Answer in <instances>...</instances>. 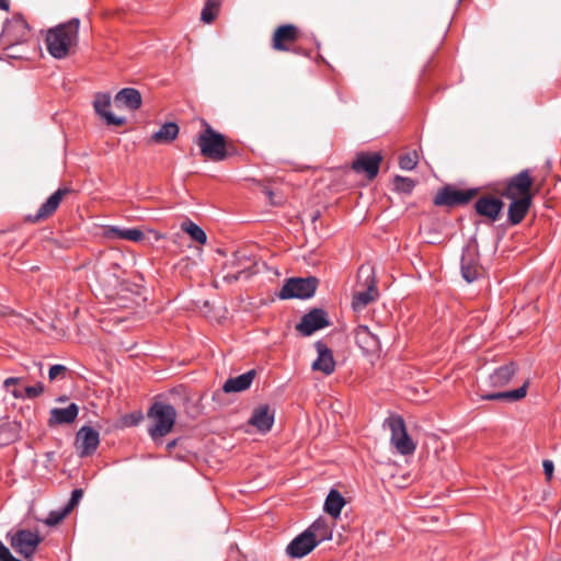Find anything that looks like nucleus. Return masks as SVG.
<instances>
[{"label":"nucleus","instance_id":"12","mask_svg":"<svg viewBox=\"0 0 561 561\" xmlns=\"http://www.w3.org/2000/svg\"><path fill=\"white\" fill-rule=\"evenodd\" d=\"M100 443L99 432L90 426L81 427L76 436V448L81 457L92 455Z\"/></svg>","mask_w":561,"mask_h":561},{"label":"nucleus","instance_id":"23","mask_svg":"<svg viewBox=\"0 0 561 561\" xmlns=\"http://www.w3.org/2000/svg\"><path fill=\"white\" fill-rule=\"evenodd\" d=\"M273 423L274 413L271 412L267 404L256 408L249 420V424L256 427L262 433L268 432L272 428Z\"/></svg>","mask_w":561,"mask_h":561},{"label":"nucleus","instance_id":"3","mask_svg":"<svg viewBox=\"0 0 561 561\" xmlns=\"http://www.w3.org/2000/svg\"><path fill=\"white\" fill-rule=\"evenodd\" d=\"M204 130L196 138L201 153L208 160L218 162L228 157L226 137L203 121Z\"/></svg>","mask_w":561,"mask_h":561},{"label":"nucleus","instance_id":"25","mask_svg":"<svg viewBox=\"0 0 561 561\" xmlns=\"http://www.w3.org/2000/svg\"><path fill=\"white\" fill-rule=\"evenodd\" d=\"M531 205V196L512 199L508 206V220L512 225L519 224L528 213Z\"/></svg>","mask_w":561,"mask_h":561},{"label":"nucleus","instance_id":"32","mask_svg":"<svg viewBox=\"0 0 561 561\" xmlns=\"http://www.w3.org/2000/svg\"><path fill=\"white\" fill-rule=\"evenodd\" d=\"M221 0H206L201 13V20L205 23H211L220 9Z\"/></svg>","mask_w":561,"mask_h":561},{"label":"nucleus","instance_id":"13","mask_svg":"<svg viewBox=\"0 0 561 561\" xmlns=\"http://www.w3.org/2000/svg\"><path fill=\"white\" fill-rule=\"evenodd\" d=\"M381 160L380 153L362 152L356 156L352 169L357 173L364 172L371 180L378 174Z\"/></svg>","mask_w":561,"mask_h":561},{"label":"nucleus","instance_id":"1","mask_svg":"<svg viewBox=\"0 0 561 561\" xmlns=\"http://www.w3.org/2000/svg\"><path fill=\"white\" fill-rule=\"evenodd\" d=\"M79 19L50 28L46 35V46L49 54L58 59L68 56L70 48L78 42Z\"/></svg>","mask_w":561,"mask_h":561},{"label":"nucleus","instance_id":"24","mask_svg":"<svg viewBox=\"0 0 561 561\" xmlns=\"http://www.w3.org/2000/svg\"><path fill=\"white\" fill-rule=\"evenodd\" d=\"M114 105L136 111L141 106V94L136 89L125 88L115 95Z\"/></svg>","mask_w":561,"mask_h":561},{"label":"nucleus","instance_id":"31","mask_svg":"<svg viewBox=\"0 0 561 561\" xmlns=\"http://www.w3.org/2000/svg\"><path fill=\"white\" fill-rule=\"evenodd\" d=\"M181 229L186 232L193 240L201 244H205L207 236L205 231L191 220H185L181 224Z\"/></svg>","mask_w":561,"mask_h":561},{"label":"nucleus","instance_id":"30","mask_svg":"<svg viewBox=\"0 0 561 561\" xmlns=\"http://www.w3.org/2000/svg\"><path fill=\"white\" fill-rule=\"evenodd\" d=\"M344 505L345 500L341 493L336 490H331L324 503V511L332 517L336 518L340 516Z\"/></svg>","mask_w":561,"mask_h":561},{"label":"nucleus","instance_id":"27","mask_svg":"<svg viewBox=\"0 0 561 561\" xmlns=\"http://www.w3.org/2000/svg\"><path fill=\"white\" fill-rule=\"evenodd\" d=\"M528 381H525L524 385L515 390L503 391V392H492V393H483L481 392V399L483 400H507L511 402L518 401L523 399L527 393ZM480 391H483L480 388Z\"/></svg>","mask_w":561,"mask_h":561},{"label":"nucleus","instance_id":"43","mask_svg":"<svg viewBox=\"0 0 561 561\" xmlns=\"http://www.w3.org/2000/svg\"><path fill=\"white\" fill-rule=\"evenodd\" d=\"M23 380L21 377H9L3 381V387L5 390H9L11 386H15Z\"/></svg>","mask_w":561,"mask_h":561},{"label":"nucleus","instance_id":"21","mask_svg":"<svg viewBox=\"0 0 561 561\" xmlns=\"http://www.w3.org/2000/svg\"><path fill=\"white\" fill-rule=\"evenodd\" d=\"M516 373V366L514 363H508L496 368L488 379L484 380L483 385L494 388H501L506 386Z\"/></svg>","mask_w":561,"mask_h":561},{"label":"nucleus","instance_id":"40","mask_svg":"<svg viewBox=\"0 0 561 561\" xmlns=\"http://www.w3.org/2000/svg\"><path fill=\"white\" fill-rule=\"evenodd\" d=\"M67 373V367L60 364L53 365L49 368L48 377L50 381H54L57 378H64Z\"/></svg>","mask_w":561,"mask_h":561},{"label":"nucleus","instance_id":"8","mask_svg":"<svg viewBox=\"0 0 561 561\" xmlns=\"http://www.w3.org/2000/svg\"><path fill=\"white\" fill-rule=\"evenodd\" d=\"M477 188L458 190L450 185L445 186L434 197V204L437 206L454 207L465 205L478 195Z\"/></svg>","mask_w":561,"mask_h":561},{"label":"nucleus","instance_id":"16","mask_svg":"<svg viewBox=\"0 0 561 561\" xmlns=\"http://www.w3.org/2000/svg\"><path fill=\"white\" fill-rule=\"evenodd\" d=\"M504 203L493 195H483L474 204L476 211L491 221H496L500 217Z\"/></svg>","mask_w":561,"mask_h":561},{"label":"nucleus","instance_id":"19","mask_svg":"<svg viewBox=\"0 0 561 561\" xmlns=\"http://www.w3.org/2000/svg\"><path fill=\"white\" fill-rule=\"evenodd\" d=\"M79 413V407L70 403L67 408H54L49 412L47 424L54 427L61 424H71L75 422Z\"/></svg>","mask_w":561,"mask_h":561},{"label":"nucleus","instance_id":"18","mask_svg":"<svg viewBox=\"0 0 561 561\" xmlns=\"http://www.w3.org/2000/svg\"><path fill=\"white\" fill-rule=\"evenodd\" d=\"M111 105V95L107 93L95 94L93 106L99 116H101L107 125L122 126L126 119L113 115L107 108Z\"/></svg>","mask_w":561,"mask_h":561},{"label":"nucleus","instance_id":"28","mask_svg":"<svg viewBox=\"0 0 561 561\" xmlns=\"http://www.w3.org/2000/svg\"><path fill=\"white\" fill-rule=\"evenodd\" d=\"M179 130L175 123H164L158 131L151 135L150 141L153 144H170L178 137Z\"/></svg>","mask_w":561,"mask_h":561},{"label":"nucleus","instance_id":"44","mask_svg":"<svg viewBox=\"0 0 561 561\" xmlns=\"http://www.w3.org/2000/svg\"><path fill=\"white\" fill-rule=\"evenodd\" d=\"M263 192L267 196V198L272 205H279L282 203V201L275 199V194L270 188L265 187Z\"/></svg>","mask_w":561,"mask_h":561},{"label":"nucleus","instance_id":"4","mask_svg":"<svg viewBox=\"0 0 561 561\" xmlns=\"http://www.w3.org/2000/svg\"><path fill=\"white\" fill-rule=\"evenodd\" d=\"M357 280L358 285L363 286L364 289L354 293L352 307L355 311H360L378 297L373 266L362 265L358 268Z\"/></svg>","mask_w":561,"mask_h":561},{"label":"nucleus","instance_id":"2","mask_svg":"<svg viewBox=\"0 0 561 561\" xmlns=\"http://www.w3.org/2000/svg\"><path fill=\"white\" fill-rule=\"evenodd\" d=\"M147 416L151 422L148 430L149 435L154 442H158L172 431L176 411L171 404L158 401L150 407Z\"/></svg>","mask_w":561,"mask_h":561},{"label":"nucleus","instance_id":"26","mask_svg":"<svg viewBox=\"0 0 561 561\" xmlns=\"http://www.w3.org/2000/svg\"><path fill=\"white\" fill-rule=\"evenodd\" d=\"M255 377L254 370H249L245 374H242L234 378H229L222 386V390L226 393L229 392H241L250 388L253 379Z\"/></svg>","mask_w":561,"mask_h":561},{"label":"nucleus","instance_id":"9","mask_svg":"<svg viewBox=\"0 0 561 561\" xmlns=\"http://www.w3.org/2000/svg\"><path fill=\"white\" fill-rule=\"evenodd\" d=\"M534 180L530 175L529 170H523L508 180L502 196L508 199L524 198L525 196H531V187Z\"/></svg>","mask_w":561,"mask_h":561},{"label":"nucleus","instance_id":"20","mask_svg":"<svg viewBox=\"0 0 561 561\" xmlns=\"http://www.w3.org/2000/svg\"><path fill=\"white\" fill-rule=\"evenodd\" d=\"M316 542L306 530L297 536L288 546L287 553L291 558H302L316 548Z\"/></svg>","mask_w":561,"mask_h":561},{"label":"nucleus","instance_id":"22","mask_svg":"<svg viewBox=\"0 0 561 561\" xmlns=\"http://www.w3.org/2000/svg\"><path fill=\"white\" fill-rule=\"evenodd\" d=\"M355 341L365 353H376L380 348L379 339L366 325L356 328Z\"/></svg>","mask_w":561,"mask_h":561},{"label":"nucleus","instance_id":"48","mask_svg":"<svg viewBox=\"0 0 561 561\" xmlns=\"http://www.w3.org/2000/svg\"><path fill=\"white\" fill-rule=\"evenodd\" d=\"M66 399L65 398H59L58 401H61L64 402Z\"/></svg>","mask_w":561,"mask_h":561},{"label":"nucleus","instance_id":"6","mask_svg":"<svg viewBox=\"0 0 561 561\" xmlns=\"http://www.w3.org/2000/svg\"><path fill=\"white\" fill-rule=\"evenodd\" d=\"M387 424L391 432V444L401 455H411L415 450V444L407 432L404 421L401 416L396 415L387 420Z\"/></svg>","mask_w":561,"mask_h":561},{"label":"nucleus","instance_id":"45","mask_svg":"<svg viewBox=\"0 0 561 561\" xmlns=\"http://www.w3.org/2000/svg\"><path fill=\"white\" fill-rule=\"evenodd\" d=\"M12 396L15 398V399H23L25 398V394H24V391H21L20 389L18 388H14L12 391H11Z\"/></svg>","mask_w":561,"mask_h":561},{"label":"nucleus","instance_id":"10","mask_svg":"<svg viewBox=\"0 0 561 561\" xmlns=\"http://www.w3.org/2000/svg\"><path fill=\"white\" fill-rule=\"evenodd\" d=\"M328 314L323 309L314 308L306 313L300 322L296 325V330L302 335L309 336L316 331L329 327Z\"/></svg>","mask_w":561,"mask_h":561},{"label":"nucleus","instance_id":"5","mask_svg":"<svg viewBox=\"0 0 561 561\" xmlns=\"http://www.w3.org/2000/svg\"><path fill=\"white\" fill-rule=\"evenodd\" d=\"M318 278L309 276L306 278H289L283 286L279 297L282 299L300 298L306 299L313 296L318 287Z\"/></svg>","mask_w":561,"mask_h":561},{"label":"nucleus","instance_id":"35","mask_svg":"<svg viewBox=\"0 0 561 561\" xmlns=\"http://www.w3.org/2000/svg\"><path fill=\"white\" fill-rule=\"evenodd\" d=\"M399 164H400V168L403 170H413L417 164L416 151L401 156Z\"/></svg>","mask_w":561,"mask_h":561},{"label":"nucleus","instance_id":"17","mask_svg":"<svg viewBox=\"0 0 561 561\" xmlns=\"http://www.w3.org/2000/svg\"><path fill=\"white\" fill-rule=\"evenodd\" d=\"M318 353L317 359L312 363V369L329 376L335 370V360L332 351L322 341L314 343Z\"/></svg>","mask_w":561,"mask_h":561},{"label":"nucleus","instance_id":"38","mask_svg":"<svg viewBox=\"0 0 561 561\" xmlns=\"http://www.w3.org/2000/svg\"><path fill=\"white\" fill-rule=\"evenodd\" d=\"M82 496H83L82 489H75L71 493V497H70L69 502L65 506L66 512L70 513L79 504Z\"/></svg>","mask_w":561,"mask_h":561},{"label":"nucleus","instance_id":"42","mask_svg":"<svg viewBox=\"0 0 561 561\" xmlns=\"http://www.w3.org/2000/svg\"><path fill=\"white\" fill-rule=\"evenodd\" d=\"M542 467H543V472L546 474V478L548 481H550L552 479V476H553V470H554V465L551 460H543L542 462Z\"/></svg>","mask_w":561,"mask_h":561},{"label":"nucleus","instance_id":"36","mask_svg":"<svg viewBox=\"0 0 561 561\" xmlns=\"http://www.w3.org/2000/svg\"><path fill=\"white\" fill-rule=\"evenodd\" d=\"M69 513L66 512V508L64 507L60 511H53L49 513L47 518L44 520V523L47 526H56L58 525Z\"/></svg>","mask_w":561,"mask_h":561},{"label":"nucleus","instance_id":"11","mask_svg":"<svg viewBox=\"0 0 561 561\" xmlns=\"http://www.w3.org/2000/svg\"><path fill=\"white\" fill-rule=\"evenodd\" d=\"M299 30L294 24H285L278 26L272 38V47L278 51H287L290 45L299 38Z\"/></svg>","mask_w":561,"mask_h":561},{"label":"nucleus","instance_id":"14","mask_svg":"<svg viewBox=\"0 0 561 561\" xmlns=\"http://www.w3.org/2000/svg\"><path fill=\"white\" fill-rule=\"evenodd\" d=\"M69 193L68 188H58L47 201L39 207L35 215H28L26 220L37 224L49 218L59 207L62 198Z\"/></svg>","mask_w":561,"mask_h":561},{"label":"nucleus","instance_id":"46","mask_svg":"<svg viewBox=\"0 0 561 561\" xmlns=\"http://www.w3.org/2000/svg\"><path fill=\"white\" fill-rule=\"evenodd\" d=\"M10 7L9 0H0V9L8 11Z\"/></svg>","mask_w":561,"mask_h":561},{"label":"nucleus","instance_id":"33","mask_svg":"<svg viewBox=\"0 0 561 561\" xmlns=\"http://www.w3.org/2000/svg\"><path fill=\"white\" fill-rule=\"evenodd\" d=\"M110 233L114 234L117 238L130 240V241H141L145 238L144 232L140 229H119V228H111Z\"/></svg>","mask_w":561,"mask_h":561},{"label":"nucleus","instance_id":"15","mask_svg":"<svg viewBox=\"0 0 561 561\" xmlns=\"http://www.w3.org/2000/svg\"><path fill=\"white\" fill-rule=\"evenodd\" d=\"M478 261L477 248L468 247L461 256V275L468 283L476 280L481 273V266Z\"/></svg>","mask_w":561,"mask_h":561},{"label":"nucleus","instance_id":"29","mask_svg":"<svg viewBox=\"0 0 561 561\" xmlns=\"http://www.w3.org/2000/svg\"><path fill=\"white\" fill-rule=\"evenodd\" d=\"M306 531L309 533V536L314 540L316 546L323 540L330 539L332 535L328 523L322 518L313 522Z\"/></svg>","mask_w":561,"mask_h":561},{"label":"nucleus","instance_id":"37","mask_svg":"<svg viewBox=\"0 0 561 561\" xmlns=\"http://www.w3.org/2000/svg\"><path fill=\"white\" fill-rule=\"evenodd\" d=\"M45 391V387L42 382H37L35 386H27L24 389L25 398L34 399L39 397Z\"/></svg>","mask_w":561,"mask_h":561},{"label":"nucleus","instance_id":"47","mask_svg":"<svg viewBox=\"0 0 561 561\" xmlns=\"http://www.w3.org/2000/svg\"><path fill=\"white\" fill-rule=\"evenodd\" d=\"M175 444H176V442H175V440H173V442H171V443H169V444L167 445V448H168V449H171V448H173V447L175 446Z\"/></svg>","mask_w":561,"mask_h":561},{"label":"nucleus","instance_id":"34","mask_svg":"<svg viewBox=\"0 0 561 561\" xmlns=\"http://www.w3.org/2000/svg\"><path fill=\"white\" fill-rule=\"evenodd\" d=\"M393 184H394V187L398 192H402V193H410L415 183L412 179L410 178H403V176H396L394 180H393Z\"/></svg>","mask_w":561,"mask_h":561},{"label":"nucleus","instance_id":"7","mask_svg":"<svg viewBox=\"0 0 561 561\" xmlns=\"http://www.w3.org/2000/svg\"><path fill=\"white\" fill-rule=\"evenodd\" d=\"M8 538L10 539V545L14 551L26 559L32 558L42 541V538L37 533L26 529L18 530L14 534L9 533Z\"/></svg>","mask_w":561,"mask_h":561},{"label":"nucleus","instance_id":"41","mask_svg":"<svg viewBox=\"0 0 561 561\" xmlns=\"http://www.w3.org/2000/svg\"><path fill=\"white\" fill-rule=\"evenodd\" d=\"M0 561H21L12 556L10 550L0 541Z\"/></svg>","mask_w":561,"mask_h":561},{"label":"nucleus","instance_id":"39","mask_svg":"<svg viewBox=\"0 0 561 561\" xmlns=\"http://www.w3.org/2000/svg\"><path fill=\"white\" fill-rule=\"evenodd\" d=\"M82 496H83L82 489H75L71 493V497H70L69 502L65 506L66 512L70 513L79 504Z\"/></svg>","mask_w":561,"mask_h":561}]
</instances>
